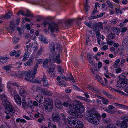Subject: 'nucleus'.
<instances>
[{"label": "nucleus", "mask_w": 128, "mask_h": 128, "mask_svg": "<svg viewBox=\"0 0 128 128\" xmlns=\"http://www.w3.org/2000/svg\"><path fill=\"white\" fill-rule=\"evenodd\" d=\"M107 43L109 45H112L114 43V42L112 40H110V41H107Z\"/></svg>", "instance_id": "63"}, {"label": "nucleus", "mask_w": 128, "mask_h": 128, "mask_svg": "<svg viewBox=\"0 0 128 128\" xmlns=\"http://www.w3.org/2000/svg\"><path fill=\"white\" fill-rule=\"evenodd\" d=\"M30 53L29 52H26L25 53L24 56V57L28 58L29 56L30 55Z\"/></svg>", "instance_id": "49"}, {"label": "nucleus", "mask_w": 128, "mask_h": 128, "mask_svg": "<svg viewBox=\"0 0 128 128\" xmlns=\"http://www.w3.org/2000/svg\"><path fill=\"white\" fill-rule=\"evenodd\" d=\"M27 108H30L32 109H33L34 108V106L32 101H30V103L28 104Z\"/></svg>", "instance_id": "37"}, {"label": "nucleus", "mask_w": 128, "mask_h": 128, "mask_svg": "<svg viewBox=\"0 0 128 128\" xmlns=\"http://www.w3.org/2000/svg\"><path fill=\"white\" fill-rule=\"evenodd\" d=\"M128 22V19L125 20L123 22V23H121L120 25V26L121 27H122L123 26H124V24Z\"/></svg>", "instance_id": "46"}, {"label": "nucleus", "mask_w": 128, "mask_h": 128, "mask_svg": "<svg viewBox=\"0 0 128 128\" xmlns=\"http://www.w3.org/2000/svg\"><path fill=\"white\" fill-rule=\"evenodd\" d=\"M49 28L50 30L52 32V36L53 37H55L56 35L53 34V33L55 31H58L59 29L58 26V25L55 23H52L49 24Z\"/></svg>", "instance_id": "6"}, {"label": "nucleus", "mask_w": 128, "mask_h": 128, "mask_svg": "<svg viewBox=\"0 0 128 128\" xmlns=\"http://www.w3.org/2000/svg\"><path fill=\"white\" fill-rule=\"evenodd\" d=\"M30 81L32 82L33 83H38L39 84H41V81H38V80H30Z\"/></svg>", "instance_id": "53"}, {"label": "nucleus", "mask_w": 128, "mask_h": 128, "mask_svg": "<svg viewBox=\"0 0 128 128\" xmlns=\"http://www.w3.org/2000/svg\"><path fill=\"white\" fill-rule=\"evenodd\" d=\"M33 44L31 43L29 45L26 46V48H25L27 52H32V48L33 46Z\"/></svg>", "instance_id": "18"}, {"label": "nucleus", "mask_w": 128, "mask_h": 128, "mask_svg": "<svg viewBox=\"0 0 128 128\" xmlns=\"http://www.w3.org/2000/svg\"><path fill=\"white\" fill-rule=\"evenodd\" d=\"M55 68H50L48 73L51 77H53L55 75V72L54 71Z\"/></svg>", "instance_id": "19"}, {"label": "nucleus", "mask_w": 128, "mask_h": 128, "mask_svg": "<svg viewBox=\"0 0 128 128\" xmlns=\"http://www.w3.org/2000/svg\"><path fill=\"white\" fill-rule=\"evenodd\" d=\"M14 99L17 104L20 106L21 104V98L18 94L14 96Z\"/></svg>", "instance_id": "14"}, {"label": "nucleus", "mask_w": 128, "mask_h": 128, "mask_svg": "<svg viewBox=\"0 0 128 128\" xmlns=\"http://www.w3.org/2000/svg\"><path fill=\"white\" fill-rule=\"evenodd\" d=\"M73 22L74 20L73 19L67 20L64 22L65 26L66 27L69 28L72 26Z\"/></svg>", "instance_id": "15"}, {"label": "nucleus", "mask_w": 128, "mask_h": 128, "mask_svg": "<svg viewBox=\"0 0 128 128\" xmlns=\"http://www.w3.org/2000/svg\"><path fill=\"white\" fill-rule=\"evenodd\" d=\"M116 124L121 128H128V123L126 120L122 121L118 120L117 121Z\"/></svg>", "instance_id": "8"}, {"label": "nucleus", "mask_w": 128, "mask_h": 128, "mask_svg": "<svg viewBox=\"0 0 128 128\" xmlns=\"http://www.w3.org/2000/svg\"><path fill=\"white\" fill-rule=\"evenodd\" d=\"M126 62L125 59H123L122 60L120 63V65L123 66H124V64Z\"/></svg>", "instance_id": "52"}, {"label": "nucleus", "mask_w": 128, "mask_h": 128, "mask_svg": "<svg viewBox=\"0 0 128 128\" xmlns=\"http://www.w3.org/2000/svg\"><path fill=\"white\" fill-rule=\"evenodd\" d=\"M92 91L95 93H99L100 92V90L96 88L95 87H94L93 90H92Z\"/></svg>", "instance_id": "39"}, {"label": "nucleus", "mask_w": 128, "mask_h": 128, "mask_svg": "<svg viewBox=\"0 0 128 128\" xmlns=\"http://www.w3.org/2000/svg\"><path fill=\"white\" fill-rule=\"evenodd\" d=\"M48 60L47 59H46L44 62L43 66L44 68H46L48 65Z\"/></svg>", "instance_id": "38"}, {"label": "nucleus", "mask_w": 128, "mask_h": 128, "mask_svg": "<svg viewBox=\"0 0 128 128\" xmlns=\"http://www.w3.org/2000/svg\"><path fill=\"white\" fill-rule=\"evenodd\" d=\"M115 10L116 13L118 14L119 13H120V14H122V10H121L120 9H118V8H116L115 9Z\"/></svg>", "instance_id": "56"}, {"label": "nucleus", "mask_w": 128, "mask_h": 128, "mask_svg": "<svg viewBox=\"0 0 128 128\" xmlns=\"http://www.w3.org/2000/svg\"><path fill=\"white\" fill-rule=\"evenodd\" d=\"M5 107V109L7 110L6 112V113L10 114L12 116L16 114L14 108L12 106L11 104L8 102H6Z\"/></svg>", "instance_id": "5"}, {"label": "nucleus", "mask_w": 128, "mask_h": 128, "mask_svg": "<svg viewBox=\"0 0 128 128\" xmlns=\"http://www.w3.org/2000/svg\"><path fill=\"white\" fill-rule=\"evenodd\" d=\"M98 68L99 69H100L101 68L102 66V62H99L98 63Z\"/></svg>", "instance_id": "60"}, {"label": "nucleus", "mask_w": 128, "mask_h": 128, "mask_svg": "<svg viewBox=\"0 0 128 128\" xmlns=\"http://www.w3.org/2000/svg\"><path fill=\"white\" fill-rule=\"evenodd\" d=\"M126 84H128V80L121 78L118 81L117 87L124 88L125 92L128 93V88L125 87Z\"/></svg>", "instance_id": "4"}, {"label": "nucleus", "mask_w": 128, "mask_h": 128, "mask_svg": "<svg viewBox=\"0 0 128 128\" xmlns=\"http://www.w3.org/2000/svg\"><path fill=\"white\" fill-rule=\"evenodd\" d=\"M93 56L92 54H88L87 56V58L88 60L92 59V57Z\"/></svg>", "instance_id": "54"}, {"label": "nucleus", "mask_w": 128, "mask_h": 128, "mask_svg": "<svg viewBox=\"0 0 128 128\" xmlns=\"http://www.w3.org/2000/svg\"><path fill=\"white\" fill-rule=\"evenodd\" d=\"M31 72L30 71H26L24 72H22L21 78H24L25 77V79L27 81H30L31 78Z\"/></svg>", "instance_id": "11"}, {"label": "nucleus", "mask_w": 128, "mask_h": 128, "mask_svg": "<svg viewBox=\"0 0 128 128\" xmlns=\"http://www.w3.org/2000/svg\"><path fill=\"white\" fill-rule=\"evenodd\" d=\"M69 106L70 108L73 109L69 110V114L78 118H81V114L83 113L85 110L82 104L78 101H76L74 102L72 105L70 104Z\"/></svg>", "instance_id": "1"}, {"label": "nucleus", "mask_w": 128, "mask_h": 128, "mask_svg": "<svg viewBox=\"0 0 128 128\" xmlns=\"http://www.w3.org/2000/svg\"><path fill=\"white\" fill-rule=\"evenodd\" d=\"M93 30L95 32H97V31L99 30L97 26V23H96L93 24Z\"/></svg>", "instance_id": "28"}, {"label": "nucleus", "mask_w": 128, "mask_h": 128, "mask_svg": "<svg viewBox=\"0 0 128 128\" xmlns=\"http://www.w3.org/2000/svg\"><path fill=\"white\" fill-rule=\"evenodd\" d=\"M8 88L11 92H12L13 91V88L12 84H8Z\"/></svg>", "instance_id": "29"}, {"label": "nucleus", "mask_w": 128, "mask_h": 128, "mask_svg": "<svg viewBox=\"0 0 128 128\" xmlns=\"http://www.w3.org/2000/svg\"><path fill=\"white\" fill-rule=\"evenodd\" d=\"M105 14V13H101L99 15H97L96 16H91L89 19V20L93 19L96 18H102Z\"/></svg>", "instance_id": "23"}, {"label": "nucleus", "mask_w": 128, "mask_h": 128, "mask_svg": "<svg viewBox=\"0 0 128 128\" xmlns=\"http://www.w3.org/2000/svg\"><path fill=\"white\" fill-rule=\"evenodd\" d=\"M105 111L107 112H108L111 114H113L115 113L116 111L114 110H109L108 109H106Z\"/></svg>", "instance_id": "41"}, {"label": "nucleus", "mask_w": 128, "mask_h": 128, "mask_svg": "<svg viewBox=\"0 0 128 128\" xmlns=\"http://www.w3.org/2000/svg\"><path fill=\"white\" fill-rule=\"evenodd\" d=\"M50 51L52 52L55 51V48L56 50H59V53L58 56H54L52 54H50L49 56V60L50 62L52 63H54L56 62H57V63L60 64L61 61L60 57V53L62 52V48H61L60 44L57 43L55 44L54 43H51L50 45Z\"/></svg>", "instance_id": "2"}, {"label": "nucleus", "mask_w": 128, "mask_h": 128, "mask_svg": "<svg viewBox=\"0 0 128 128\" xmlns=\"http://www.w3.org/2000/svg\"><path fill=\"white\" fill-rule=\"evenodd\" d=\"M21 14L22 15L24 16L25 15V13L23 10H20L18 13L17 14V15L19 16V15Z\"/></svg>", "instance_id": "40"}, {"label": "nucleus", "mask_w": 128, "mask_h": 128, "mask_svg": "<svg viewBox=\"0 0 128 128\" xmlns=\"http://www.w3.org/2000/svg\"><path fill=\"white\" fill-rule=\"evenodd\" d=\"M19 90V93L20 95L22 96L25 97L28 94L26 91L24 89L20 88Z\"/></svg>", "instance_id": "13"}, {"label": "nucleus", "mask_w": 128, "mask_h": 128, "mask_svg": "<svg viewBox=\"0 0 128 128\" xmlns=\"http://www.w3.org/2000/svg\"><path fill=\"white\" fill-rule=\"evenodd\" d=\"M16 53V51L15 50H14L13 51L11 52L10 53V56H14V55L15 56Z\"/></svg>", "instance_id": "48"}, {"label": "nucleus", "mask_w": 128, "mask_h": 128, "mask_svg": "<svg viewBox=\"0 0 128 128\" xmlns=\"http://www.w3.org/2000/svg\"><path fill=\"white\" fill-rule=\"evenodd\" d=\"M22 106L23 108H27L28 104H27L26 102V101L24 99H23L22 101Z\"/></svg>", "instance_id": "31"}, {"label": "nucleus", "mask_w": 128, "mask_h": 128, "mask_svg": "<svg viewBox=\"0 0 128 128\" xmlns=\"http://www.w3.org/2000/svg\"><path fill=\"white\" fill-rule=\"evenodd\" d=\"M58 72L60 74H62L64 72V70L60 66L58 67Z\"/></svg>", "instance_id": "32"}, {"label": "nucleus", "mask_w": 128, "mask_h": 128, "mask_svg": "<svg viewBox=\"0 0 128 128\" xmlns=\"http://www.w3.org/2000/svg\"><path fill=\"white\" fill-rule=\"evenodd\" d=\"M94 70V72H93V74H97L98 73V72L99 71L100 69H98L96 66V64H94L93 65Z\"/></svg>", "instance_id": "27"}, {"label": "nucleus", "mask_w": 128, "mask_h": 128, "mask_svg": "<svg viewBox=\"0 0 128 128\" xmlns=\"http://www.w3.org/2000/svg\"><path fill=\"white\" fill-rule=\"evenodd\" d=\"M111 121V120L109 118L106 119V120H104V122L105 123L107 124L109 123Z\"/></svg>", "instance_id": "64"}, {"label": "nucleus", "mask_w": 128, "mask_h": 128, "mask_svg": "<svg viewBox=\"0 0 128 128\" xmlns=\"http://www.w3.org/2000/svg\"><path fill=\"white\" fill-rule=\"evenodd\" d=\"M19 40L18 38L16 37H14L12 40L14 42L15 44L17 43L18 42Z\"/></svg>", "instance_id": "44"}, {"label": "nucleus", "mask_w": 128, "mask_h": 128, "mask_svg": "<svg viewBox=\"0 0 128 128\" xmlns=\"http://www.w3.org/2000/svg\"><path fill=\"white\" fill-rule=\"evenodd\" d=\"M106 3L109 7L112 9H113L114 7L113 4L109 1L108 0L106 2Z\"/></svg>", "instance_id": "35"}, {"label": "nucleus", "mask_w": 128, "mask_h": 128, "mask_svg": "<svg viewBox=\"0 0 128 128\" xmlns=\"http://www.w3.org/2000/svg\"><path fill=\"white\" fill-rule=\"evenodd\" d=\"M10 27L12 30V32H14V29L16 27L15 25H14V24L10 25Z\"/></svg>", "instance_id": "58"}, {"label": "nucleus", "mask_w": 128, "mask_h": 128, "mask_svg": "<svg viewBox=\"0 0 128 128\" xmlns=\"http://www.w3.org/2000/svg\"><path fill=\"white\" fill-rule=\"evenodd\" d=\"M58 84L61 87H65L67 86V84L63 81L59 82L58 83Z\"/></svg>", "instance_id": "25"}, {"label": "nucleus", "mask_w": 128, "mask_h": 128, "mask_svg": "<svg viewBox=\"0 0 128 128\" xmlns=\"http://www.w3.org/2000/svg\"><path fill=\"white\" fill-rule=\"evenodd\" d=\"M120 62V59H118L115 62L114 66L117 65Z\"/></svg>", "instance_id": "59"}, {"label": "nucleus", "mask_w": 128, "mask_h": 128, "mask_svg": "<svg viewBox=\"0 0 128 128\" xmlns=\"http://www.w3.org/2000/svg\"><path fill=\"white\" fill-rule=\"evenodd\" d=\"M16 54L15 57H18L21 54L20 51V50H18L17 51H16Z\"/></svg>", "instance_id": "45"}, {"label": "nucleus", "mask_w": 128, "mask_h": 128, "mask_svg": "<svg viewBox=\"0 0 128 128\" xmlns=\"http://www.w3.org/2000/svg\"><path fill=\"white\" fill-rule=\"evenodd\" d=\"M103 101L102 102V103L105 105H107L110 102L109 100L104 98V99L102 100Z\"/></svg>", "instance_id": "33"}, {"label": "nucleus", "mask_w": 128, "mask_h": 128, "mask_svg": "<svg viewBox=\"0 0 128 128\" xmlns=\"http://www.w3.org/2000/svg\"><path fill=\"white\" fill-rule=\"evenodd\" d=\"M75 126L77 128H83L84 125L82 122L78 120Z\"/></svg>", "instance_id": "21"}, {"label": "nucleus", "mask_w": 128, "mask_h": 128, "mask_svg": "<svg viewBox=\"0 0 128 128\" xmlns=\"http://www.w3.org/2000/svg\"><path fill=\"white\" fill-rule=\"evenodd\" d=\"M108 128H117L113 124H110L107 126Z\"/></svg>", "instance_id": "55"}, {"label": "nucleus", "mask_w": 128, "mask_h": 128, "mask_svg": "<svg viewBox=\"0 0 128 128\" xmlns=\"http://www.w3.org/2000/svg\"><path fill=\"white\" fill-rule=\"evenodd\" d=\"M11 66H4L3 67V69L6 71H9L11 68Z\"/></svg>", "instance_id": "36"}, {"label": "nucleus", "mask_w": 128, "mask_h": 128, "mask_svg": "<svg viewBox=\"0 0 128 128\" xmlns=\"http://www.w3.org/2000/svg\"><path fill=\"white\" fill-rule=\"evenodd\" d=\"M97 26L98 27H100L101 29L102 30L103 29V27L101 22H99L98 24H97Z\"/></svg>", "instance_id": "47"}, {"label": "nucleus", "mask_w": 128, "mask_h": 128, "mask_svg": "<svg viewBox=\"0 0 128 128\" xmlns=\"http://www.w3.org/2000/svg\"><path fill=\"white\" fill-rule=\"evenodd\" d=\"M43 96H37L36 97V101L38 102L40 106H44L45 109L48 112L52 111L53 108V103L52 100L50 98L45 99Z\"/></svg>", "instance_id": "3"}, {"label": "nucleus", "mask_w": 128, "mask_h": 128, "mask_svg": "<svg viewBox=\"0 0 128 128\" xmlns=\"http://www.w3.org/2000/svg\"><path fill=\"white\" fill-rule=\"evenodd\" d=\"M41 81L44 82L43 85L44 86L46 87L49 86L47 80V78L45 76H44L43 78H42Z\"/></svg>", "instance_id": "17"}, {"label": "nucleus", "mask_w": 128, "mask_h": 128, "mask_svg": "<svg viewBox=\"0 0 128 128\" xmlns=\"http://www.w3.org/2000/svg\"><path fill=\"white\" fill-rule=\"evenodd\" d=\"M33 64V61L32 59H29V60L26 62L24 64V65L26 66H30Z\"/></svg>", "instance_id": "26"}, {"label": "nucleus", "mask_w": 128, "mask_h": 128, "mask_svg": "<svg viewBox=\"0 0 128 128\" xmlns=\"http://www.w3.org/2000/svg\"><path fill=\"white\" fill-rule=\"evenodd\" d=\"M94 87L93 85L90 84H88L87 86V87L88 89L91 91L93 90V89Z\"/></svg>", "instance_id": "42"}, {"label": "nucleus", "mask_w": 128, "mask_h": 128, "mask_svg": "<svg viewBox=\"0 0 128 128\" xmlns=\"http://www.w3.org/2000/svg\"><path fill=\"white\" fill-rule=\"evenodd\" d=\"M52 118V120L55 122H58L60 119L59 113L56 112L53 113Z\"/></svg>", "instance_id": "12"}, {"label": "nucleus", "mask_w": 128, "mask_h": 128, "mask_svg": "<svg viewBox=\"0 0 128 128\" xmlns=\"http://www.w3.org/2000/svg\"><path fill=\"white\" fill-rule=\"evenodd\" d=\"M8 59V58L7 57L1 56L0 58V62H1L2 64H4L7 62Z\"/></svg>", "instance_id": "20"}, {"label": "nucleus", "mask_w": 128, "mask_h": 128, "mask_svg": "<svg viewBox=\"0 0 128 128\" xmlns=\"http://www.w3.org/2000/svg\"><path fill=\"white\" fill-rule=\"evenodd\" d=\"M44 48L42 47H41L40 49L38 50V52L36 54V58H38L39 57V56H41L42 55V52L44 50Z\"/></svg>", "instance_id": "24"}, {"label": "nucleus", "mask_w": 128, "mask_h": 128, "mask_svg": "<svg viewBox=\"0 0 128 128\" xmlns=\"http://www.w3.org/2000/svg\"><path fill=\"white\" fill-rule=\"evenodd\" d=\"M42 60L40 59H38L36 60V62L37 63L34 67L33 70L32 72V79H34L35 78V76L36 74L37 69L38 66V64H40L42 63Z\"/></svg>", "instance_id": "7"}, {"label": "nucleus", "mask_w": 128, "mask_h": 128, "mask_svg": "<svg viewBox=\"0 0 128 128\" xmlns=\"http://www.w3.org/2000/svg\"><path fill=\"white\" fill-rule=\"evenodd\" d=\"M16 121L18 122L26 123V121L24 119H21L20 118L17 119L16 120Z\"/></svg>", "instance_id": "34"}, {"label": "nucleus", "mask_w": 128, "mask_h": 128, "mask_svg": "<svg viewBox=\"0 0 128 128\" xmlns=\"http://www.w3.org/2000/svg\"><path fill=\"white\" fill-rule=\"evenodd\" d=\"M82 19V18H79L76 20V24L78 26H80V20Z\"/></svg>", "instance_id": "50"}, {"label": "nucleus", "mask_w": 128, "mask_h": 128, "mask_svg": "<svg viewBox=\"0 0 128 128\" xmlns=\"http://www.w3.org/2000/svg\"><path fill=\"white\" fill-rule=\"evenodd\" d=\"M115 37V35L112 33L109 34L108 36V39L109 40H112Z\"/></svg>", "instance_id": "30"}, {"label": "nucleus", "mask_w": 128, "mask_h": 128, "mask_svg": "<svg viewBox=\"0 0 128 128\" xmlns=\"http://www.w3.org/2000/svg\"><path fill=\"white\" fill-rule=\"evenodd\" d=\"M68 122L72 126H75L78 120L74 117H70L68 118Z\"/></svg>", "instance_id": "9"}, {"label": "nucleus", "mask_w": 128, "mask_h": 128, "mask_svg": "<svg viewBox=\"0 0 128 128\" xmlns=\"http://www.w3.org/2000/svg\"><path fill=\"white\" fill-rule=\"evenodd\" d=\"M88 115L93 116H94L95 117H97L99 115L94 110H92L89 112Z\"/></svg>", "instance_id": "16"}, {"label": "nucleus", "mask_w": 128, "mask_h": 128, "mask_svg": "<svg viewBox=\"0 0 128 128\" xmlns=\"http://www.w3.org/2000/svg\"><path fill=\"white\" fill-rule=\"evenodd\" d=\"M86 118L88 122L93 124L97 125L98 123L97 118L93 116H89Z\"/></svg>", "instance_id": "10"}, {"label": "nucleus", "mask_w": 128, "mask_h": 128, "mask_svg": "<svg viewBox=\"0 0 128 128\" xmlns=\"http://www.w3.org/2000/svg\"><path fill=\"white\" fill-rule=\"evenodd\" d=\"M85 6L86 11V12H87L88 11L89 9L90 8V6H88V5H86V4H85Z\"/></svg>", "instance_id": "62"}, {"label": "nucleus", "mask_w": 128, "mask_h": 128, "mask_svg": "<svg viewBox=\"0 0 128 128\" xmlns=\"http://www.w3.org/2000/svg\"><path fill=\"white\" fill-rule=\"evenodd\" d=\"M88 60L89 61V63L91 64L92 65H93L94 64H95L94 61L93 60Z\"/></svg>", "instance_id": "57"}, {"label": "nucleus", "mask_w": 128, "mask_h": 128, "mask_svg": "<svg viewBox=\"0 0 128 128\" xmlns=\"http://www.w3.org/2000/svg\"><path fill=\"white\" fill-rule=\"evenodd\" d=\"M12 15V11H9L8 13H6L5 15V19H9L11 18Z\"/></svg>", "instance_id": "22"}, {"label": "nucleus", "mask_w": 128, "mask_h": 128, "mask_svg": "<svg viewBox=\"0 0 128 128\" xmlns=\"http://www.w3.org/2000/svg\"><path fill=\"white\" fill-rule=\"evenodd\" d=\"M118 22V20L117 19H114L112 20L110 23V24L112 25H114L116 24Z\"/></svg>", "instance_id": "43"}, {"label": "nucleus", "mask_w": 128, "mask_h": 128, "mask_svg": "<svg viewBox=\"0 0 128 128\" xmlns=\"http://www.w3.org/2000/svg\"><path fill=\"white\" fill-rule=\"evenodd\" d=\"M68 78L70 79V80H71L72 82H75V80H74V79L72 76H71L70 77H68Z\"/></svg>", "instance_id": "61"}, {"label": "nucleus", "mask_w": 128, "mask_h": 128, "mask_svg": "<svg viewBox=\"0 0 128 128\" xmlns=\"http://www.w3.org/2000/svg\"><path fill=\"white\" fill-rule=\"evenodd\" d=\"M22 72H18L16 74V76L18 78H21L22 76Z\"/></svg>", "instance_id": "51"}]
</instances>
